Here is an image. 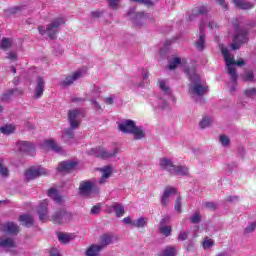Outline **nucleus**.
Wrapping results in <instances>:
<instances>
[{
	"instance_id": "f257e3e1",
	"label": "nucleus",
	"mask_w": 256,
	"mask_h": 256,
	"mask_svg": "<svg viewBox=\"0 0 256 256\" xmlns=\"http://www.w3.org/2000/svg\"><path fill=\"white\" fill-rule=\"evenodd\" d=\"M184 73L188 75L190 80V89L189 93L192 97H203L207 91L208 87L203 84L199 74L195 71V68H185Z\"/></svg>"
},
{
	"instance_id": "f03ea898",
	"label": "nucleus",
	"mask_w": 256,
	"mask_h": 256,
	"mask_svg": "<svg viewBox=\"0 0 256 256\" xmlns=\"http://www.w3.org/2000/svg\"><path fill=\"white\" fill-rule=\"evenodd\" d=\"M118 129L122 133L134 135V139H143L145 137V130L141 126H137L133 120H124L118 124Z\"/></svg>"
},
{
	"instance_id": "7ed1b4c3",
	"label": "nucleus",
	"mask_w": 256,
	"mask_h": 256,
	"mask_svg": "<svg viewBox=\"0 0 256 256\" xmlns=\"http://www.w3.org/2000/svg\"><path fill=\"white\" fill-rule=\"evenodd\" d=\"M61 25H65V19L58 17L52 20L46 27L39 26L38 31L40 35H47L49 39H57V34L59 33Z\"/></svg>"
},
{
	"instance_id": "20e7f679",
	"label": "nucleus",
	"mask_w": 256,
	"mask_h": 256,
	"mask_svg": "<svg viewBox=\"0 0 256 256\" xmlns=\"http://www.w3.org/2000/svg\"><path fill=\"white\" fill-rule=\"evenodd\" d=\"M160 168L163 171H168L171 175H189V168L187 166H176L167 158L160 159Z\"/></svg>"
},
{
	"instance_id": "39448f33",
	"label": "nucleus",
	"mask_w": 256,
	"mask_h": 256,
	"mask_svg": "<svg viewBox=\"0 0 256 256\" xmlns=\"http://www.w3.org/2000/svg\"><path fill=\"white\" fill-rule=\"evenodd\" d=\"M233 60L231 58H226V66L228 67V74L230 75L231 81L228 83L229 92L233 95L237 91V81L239 79V75L237 74V70L231 66Z\"/></svg>"
},
{
	"instance_id": "423d86ee",
	"label": "nucleus",
	"mask_w": 256,
	"mask_h": 256,
	"mask_svg": "<svg viewBox=\"0 0 256 256\" xmlns=\"http://www.w3.org/2000/svg\"><path fill=\"white\" fill-rule=\"evenodd\" d=\"M236 30V35L234 36V43L231 44V49L237 51L241 47V44L247 43L249 39L247 38V30L239 28V25H234Z\"/></svg>"
},
{
	"instance_id": "0eeeda50",
	"label": "nucleus",
	"mask_w": 256,
	"mask_h": 256,
	"mask_svg": "<svg viewBox=\"0 0 256 256\" xmlns=\"http://www.w3.org/2000/svg\"><path fill=\"white\" fill-rule=\"evenodd\" d=\"M119 153V148H114L113 150H105L104 148H91L90 155H94V157H99L100 159H111L113 157H117Z\"/></svg>"
},
{
	"instance_id": "6e6552de",
	"label": "nucleus",
	"mask_w": 256,
	"mask_h": 256,
	"mask_svg": "<svg viewBox=\"0 0 256 256\" xmlns=\"http://www.w3.org/2000/svg\"><path fill=\"white\" fill-rule=\"evenodd\" d=\"M83 111L81 109H73L68 112V121L72 129H77L81 125Z\"/></svg>"
},
{
	"instance_id": "1a4fd4ad",
	"label": "nucleus",
	"mask_w": 256,
	"mask_h": 256,
	"mask_svg": "<svg viewBox=\"0 0 256 256\" xmlns=\"http://www.w3.org/2000/svg\"><path fill=\"white\" fill-rule=\"evenodd\" d=\"M41 175H49V171L41 166L30 167L25 172V177L28 181L33 179H37V177H41Z\"/></svg>"
},
{
	"instance_id": "9d476101",
	"label": "nucleus",
	"mask_w": 256,
	"mask_h": 256,
	"mask_svg": "<svg viewBox=\"0 0 256 256\" xmlns=\"http://www.w3.org/2000/svg\"><path fill=\"white\" fill-rule=\"evenodd\" d=\"M93 189H95V182L91 180L81 181L79 184V195L89 197L93 193Z\"/></svg>"
},
{
	"instance_id": "9b49d317",
	"label": "nucleus",
	"mask_w": 256,
	"mask_h": 256,
	"mask_svg": "<svg viewBox=\"0 0 256 256\" xmlns=\"http://www.w3.org/2000/svg\"><path fill=\"white\" fill-rule=\"evenodd\" d=\"M72 217H73V214H71V212H67L65 210H60V211L55 212V214L52 216V219H53L54 223L63 225V223H67L68 221H71Z\"/></svg>"
},
{
	"instance_id": "f8f14e48",
	"label": "nucleus",
	"mask_w": 256,
	"mask_h": 256,
	"mask_svg": "<svg viewBox=\"0 0 256 256\" xmlns=\"http://www.w3.org/2000/svg\"><path fill=\"white\" fill-rule=\"evenodd\" d=\"M17 149L21 151V153H26V155H30V157L35 156V145L31 142L20 141L17 143Z\"/></svg>"
},
{
	"instance_id": "ddd939ff",
	"label": "nucleus",
	"mask_w": 256,
	"mask_h": 256,
	"mask_svg": "<svg viewBox=\"0 0 256 256\" xmlns=\"http://www.w3.org/2000/svg\"><path fill=\"white\" fill-rule=\"evenodd\" d=\"M221 51L224 57V61L227 63V58L231 59L232 62L230 63V66L233 67L234 69H235V65H237L238 67H243V65H245V61L243 60L235 61V57L233 56V54H231L229 49L222 47Z\"/></svg>"
},
{
	"instance_id": "4468645a",
	"label": "nucleus",
	"mask_w": 256,
	"mask_h": 256,
	"mask_svg": "<svg viewBox=\"0 0 256 256\" xmlns=\"http://www.w3.org/2000/svg\"><path fill=\"white\" fill-rule=\"evenodd\" d=\"M205 22H201L199 26V37L195 42V47L198 51H203L205 49Z\"/></svg>"
},
{
	"instance_id": "2eb2a0df",
	"label": "nucleus",
	"mask_w": 256,
	"mask_h": 256,
	"mask_svg": "<svg viewBox=\"0 0 256 256\" xmlns=\"http://www.w3.org/2000/svg\"><path fill=\"white\" fill-rule=\"evenodd\" d=\"M45 91V80L43 77H38L36 80V86L34 90V99H41Z\"/></svg>"
},
{
	"instance_id": "dca6fc26",
	"label": "nucleus",
	"mask_w": 256,
	"mask_h": 256,
	"mask_svg": "<svg viewBox=\"0 0 256 256\" xmlns=\"http://www.w3.org/2000/svg\"><path fill=\"white\" fill-rule=\"evenodd\" d=\"M81 77H83V71L81 70H77L76 72L68 75L62 82V85H64V87H69V85H73V83L75 81H77L78 79H81Z\"/></svg>"
},
{
	"instance_id": "f3484780",
	"label": "nucleus",
	"mask_w": 256,
	"mask_h": 256,
	"mask_svg": "<svg viewBox=\"0 0 256 256\" xmlns=\"http://www.w3.org/2000/svg\"><path fill=\"white\" fill-rule=\"evenodd\" d=\"M167 223H169V217L162 218L159 227L160 233L165 237H169L171 235V232L173 231V228L167 225Z\"/></svg>"
},
{
	"instance_id": "a211bd4d",
	"label": "nucleus",
	"mask_w": 256,
	"mask_h": 256,
	"mask_svg": "<svg viewBox=\"0 0 256 256\" xmlns=\"http://www.w3.org/2000/svg\"><path fill=\"white\" fill-rule=\"evenodd\" d=\"M42 149H52L55 153L63 155V148L55 143L53 140H46L41 144Z\"/></svg>"
},
{
	"instance_id": "6ab92c4d",
	"label": "nucleus",
	"mask_w": 256,
	"mask_h": 256,
	"mask_svg": "<svg viewBox=\"0 0 256 256\" xmlns=\"http://www.w3.org/2000/svg\"><path fill=\"white\" fill-rule=\"evenodd\" d=\"M176 190L173 187H166L162 197H161V204L163 205V207H167L168 203H169V199H171L172 195H175Z\"/></svg>"
},
{
	"instance_id": "aec40b11",
	"label": "nucleus",
	"mask_w": 256,
	"mask_h": 256,
	"mask_svg": "<svg viewBox=\"0 0 256 256\" xmlns=\"http://www.w3.org/2000/svg\"><path fill=\"white\" fill-rule=\"evenodd\" d=\"M48 205H49V202H47V200H43L38 206V215H39L40 221H46V219H49V215L47 212Z\"/></svg>"
},
{
	"instance_id": "412c9836",
	"label": "nucleus",
	"mask_w": 256,
	"mask_h": 256,
	"mask_svg": "<svg viewBox=\"0 0 256 256\" xmlns=\"http://www.w3.org/2000/svg\"><path fill=\"white\" fill-rule=\"evenodd\" d=\"M128 16L132 17L134 25H143V22L147 21V16L143 12L128 13Z\"/></svg>"
},
{
	"instance_id": "4be33fe9",
	"label": "nucleus",
	"mask_w": 256,
	"mask_h": 256,
	"mask_svg": "<svg viewBox=\"0 0 256 256\" xmlns=\"http://www.w3.org/2000/svg\"><path fill=\"white\" fill-rule=\"evenodd\" d=\"M99 171L102 173V177L99 179V184L105 185V183H107V179L111 177V173H113V171L111 170L110 166L99 168Z\"/></svg>"
},
{
	"instance_id": "5701e85b",
	"label": "nucleus",
	"mask_w": 256,
	"mask_h": 256,
	"mask_svg": "<svg viewBox=\"0 0 256 256\" xmlns=\"http://www.w3.org/2000/svg\"><path fill=\"white\" fill-rule=\"evenodd\" d=\"M77 167V162L68 160L60 162L58 165V171H73V168Z\"/></svg>"
},
{
	"instance_id": "b1692460",
	"label": "nucleus",
	"mask_w": 256,
	"mask_h": 256,
	"mask_svg": "<svg viewBox=\"0 0 256 256\" xmlns=\"http://www.w3.org/2000/svg\"><path fill=\"white\" fill-rule=\"evenodd\" d=\"M158 85L164 95H166L167 99H169V97H171V87H169V82H167V80L159 79Z\"/></svg>"
},
{
	"instance_id": "393cba45",
	"label": "nucleus",
	"mask_w": 256,
	"mask_h": 256,
	"mask_svg": "<svg viewBox=\"0 0 256 256\" xmlns=\"http://www.w3.org/2000/svg\"><path fill=\"white\" fill-rule=\"evenodd\" d=\"M4 231L9 233V235H17L19 233V225L13 222H7L4 225Z\"/></svg>"
},
{
	"instance_id": "a878e982",
	"label": "nucleus",
	"mask_w": 256,
	"mask_h": 256,
	"mask_svg": "<svg viewBox=\"0 0 256 256\" xmlns=\"http://www.w3.org/2000/svg\"><path fill=\"white\" fill-rule=\"evenodd\" d=\"M207 13H209V7L207 6L197 7L192 11V15L189 16V20L193 21V18L197 17V15H207Z\"/></svg>"
},
{
	"instance_id": "bb28decb",
	"label": "nucleus",
	"mask_w": 256,
	"mask_h": 256,
	"mask_svg": "<svg viewBox=\"0 0 256 256\" xmlns=\"http://www.w3.org/2000/svg\"><path fill=\"white\" fill-rule=\"evenodd\" d=\"M113 239H114L113 235L104 234L100 237L99 246L101 247V249H105V247L113 243Z\"/></svg>"
},
{
	"instance_id": "cd10ccee",
	"label": "nucleus",
	"mask_w": 256,
	"mask_h": 256,
	"mask_svg": "<svg viewBox=\"0 0 256 256\" xmlns=\"http://www.w3.org/2000/svg\"><path fill=\"white\" fill-rule=\"evenodd\" d=\"M0 247L3 249L15 248V240L13 238H0Z\"/></svg>"
},
{
	"instance_id": "c85d7f7f",
	"label": "nucleus",
	"mask_w": 256,
	"mask_h": 256,
	"mask_svg": "<svg viewBox=\"0 0 256 256\" xmlns=\"http://www.w3.org/2000/svg\"><path fill=\"white\" fill-rule=\"evenodd\" d=\"M110 211H114L116 217H123V215H125V208L119 203H114L110 206Z\"/></svg>"
},
{
	"instance_id": "c756f323",
	"label": "nucleus",
	"mask_w": 256,
	"mask_h": 256,
	"mask_svg": "<svg viewBox=\"0 0 256 256\" xmlns=\"http://www.w3.org/2000/svg\"><path fill=\"white\" fill-rule=\"evenodd\" d=\"M238 9H253V3L245 0H232Z\"/></svg>"
},
{
	"instance_id": "7c9ffc66",
	"label": "nucleus",
	"mask_w": 256,
	"mask_h": 256,
	"mask_svg": "<svg viewBox=\"0 0 256 256\" xmlns=\"http://www.w3.org/2000/svg\"><path fill=\"white\" fill-rule=\"evenodd\" d=\"M103 249L99 245H92L86 251V256H99Z\"/></svg>"
},
{
	"instance_id": "2f4dec72",
	"label": "nucleus",
	"mask_w": 256,
	"mask_h": 256,
	"mask_svg": "<svg viewBox=\"0 0 256 256\" xmlns=\"http://www.w3.org/2000/svg\"><path fill=\"white\" fill-rule=\"evenodd\" d=\"M48 197L53 199L56 203H61L63 201V197L59 196V193L55 188H51L48 190Z\"/></svg>"
},
{
	"instance_id": "473e14b6",
	"label": "nucleus",
	"mask_w": 256,
	"mask_h": 256,
	"mask_svg": "<svg viewBox=\"0 0 256 256\" xmlns=\"http://www.w3.org/2000/svg\"><path fill=\"white\" fill-rule=\"evenodd\" d=\"M20 221L23 225H25V227H30L31 225H33L34 220H33V216L24 214L20 216Z\"/></svg>"
},
{
	"instance_id": "72a5a7b5",
	"label": "nucleus",
	"mask_w": 256,
	"mask_h": 256,
	"mask_svg": "<svg viewBox=\"0 0 256 256\" xmlns=\"http://www.w3.org/2000/svg\"><path fill=\"white\" fill-rule=\"evenodd\" d=\"M154 109H165L167 107V100L163 98H158L156 101L152 103Z\"/></svg>"
},
{
	"instance_id": "f704fd0d",
	"label": "nucleus",
	"mask_w": 256,
	"mask_h": 256,
	"mask_svg": "<svg viewBox=\"0 0 256 256\" xmlns=\"http://www.w3.org/2000/svg\"><path fill=\"white\" fill-rule=\"evenodd\" d=\"M147 225V219L144 217L133 220L132 227H136L137 229H141Z\"/></svg>"
},
{
	"instance_id": "c9c22d12",
	"label": "nucleus",
	"mask_w": 256,
	"mask_h": 256,
	"mask_svg": "<svg viewBox=\"0 0 256 256\" xmlns=\"http://www.w3.org/2000/svg\"><path fill=\"white\" fill-rule=\"evenodd\" d=\"M74 129H76V128H73L71 126H70V128L65 129L62 134V139L64 141H67V139H73V137H75V132H73Z\"/></svg>"
},
{
	"instance_id": "e433bc0d",
	"label": "nucleus",
	"mask_w": 256,
	"mask_h": 256,
	"mask_svg": "<svg viewBox=\"0 0 256 256\" xmlns=\"http://www.w3.org/2000/svg\"><path fill=\"white\" fill-rule=\"evenodd\" d=\"M0 133H3V135H11L15 133V126L11 124L2 126L0 127Z\"/></svg>"
},
{
	"instance_id": "4c0bfd02",
	"label": "nucleus",
	"mask_w": 256,
	"mask_h": 256,
	"mask_svg": "<svg viewBox=\"0 0 256 256\" xmlns=\"http://www.w3.org/2000/svg\"><path fill=\"white\" fill-rule=\"evenodd\" d=\"M211 123H212L211 117L204 116L199 123V127L200 129H207V127H211Z\"/></svg>"
},
{
	"instance_id": "58836bf2",
	"label": "nucleus",
	"mask_w": 256,
	"mask_h": 256,
	"mask_svg": "<svg viewBox=\"0 0 256 256\" xmlns=\"http://www.w3.org/2000/svg\"><path fill=\"white\" fill-rule=\"evenodd\" d=\"M177 250L173 246L166 247L160 256H175Z\"/></svg>"
},
{
	"instance_id": "ea45409f",
	"label": "nucleus",
	"mask_w": 256,
	"mask_h": 256,
	"mask_svg": "<svg viewBox=\"0 0 256 256\" xmlns=\"http://www.w3.org/2000/svg\"><path fill=\"white\" fill-rule=\"evenodd\" d=\"M13 45V40L11 38H3L0 44V49H10Z\"/></svg>"
},
{
	"instance_id": "a19ab883",
	"label": "nucleus",
	"mask_w": 256,
	"mask_h": 256,
	"mask_svg": "<svg viewBox=\"0 0 256 256\" xmlns=\"http://www.w3.org/2000/svg\"><path fill=\"white\" fill-rule=\"evenodd\" d=\"M142 77H143V81L140 84H138V87H145V84L149 83V71L143 69Z\"/></svg>"
},
{
	"instance_id": "79ce46f5",
	"label": "nucleus",
	"mask_w": 256,
	"mask_h": 256,
	"mask_svg": "<svg viewBox=\"0 0 256 256\" xmlns=\"http://www.w3.org/2000/svg\"><path fill=\"white\" fill-rule=\"evenodd\" d=\"M0 175H2V177H9V169H7V166L3 165V158H0Z\"/></svg>"
},
{
	"instance_id": "37998d69",
	"label": "nucleus",
	"mask_w": 256,
	"mask_h": 256,
	"mask_svg": "<svg viewBox=\"0 0 256 256\" xmlns=\"http://www.w3.org/2000/svg\"><path fill=\"white\" fill-rule=\"evenodd\" d=\"M58 241H60V243H69L71 241V235L65 234V233H59Z\"/></svg>"
},
{
	"instance_id": "c03bdc74",
	"label": "nucleus",
	"mask_w": 256,
	"mask_h": 256,
	"mask_svg": "<svg viewBox=\"0 0 256 256\" xmlns=\"http://www.w3.org/2000/svg\"><path fill=\"white\" fill-rule=\"evenodd\" d=\"M255 229H256V221L249 223L247 227L244 229V235H250V233H253Z\"/></svg>"
},
{
	"instance_id": "a18cd8bd",
	"label": "nucleus",
	"mask_w": 256,
	"mask_h": 256,
	"mask_svg": "<svg viewBox=\"0 0 256 256\" xmlns=\"http://www.w3.org/2000/svg\"><path fill=\"white\" fill-rule=\"evenodd\" d=\"M177 65H181V58L179 57L173 58V60L170 61L168 68L170 69V71H173V69H177Z\"/></svg>"
},
{
	"instance_id": "49530a36",
	"label": "nucleus",
	"mask_w": 256,
	"mask_h": 256,
	"mask_svg": "<svg viewBox=\"0 0 256 256\" xmlns=\"http://www.w3.org/2000/svg\"><path fill=\"white\" fill-rule=\"evenodd\" d=\"M219 141L223 147H228L231 143V140L226 135H221Z\"/></svg>"
},
{
	"instance_id": "de8ad7c7",
	"label": "nucleus",
	"mask_w": 256,
	"mask_h": 256,
	"mask_svg": "<svg viewBox=\"0 0 256 256\" xmlns=\"http://www.w3.org/2000/svg\"><path fill=\"white\" fill-rule=\"evenodd\" d=\"M190 222L193 223L194 225H196L197 223H201V214H199V212L194 213L190 217Z\"/></svg>"
},
{
	"instance_id": "09e8293b",
	"label": "nucleus",
	"mask_w": 256,
	"mask_h": 256,
	"mask_svg": "<svg viewBox=\"0 0 256 256\" xmlns=\"http://www.w3.org/2000/svg\"><path fill=\"white\" fill-rule=\"evenodd\" d=\"M202 205L209 211H215L217 209V204L215 202H204Z\"/></svg>"
},
{
	"instance_id": "8fccbe9b",
	"label": "nucleus",
	"mask_w": 256,
	"mask_h": 256,
	"mask_svg": "<svg viewBox=\"0 0 256 256\" xmlns=\"http://www.w3.org/2000/svg\"><path fill=\"white\" fill-rule=\"evenodd\" d=\"M90 102L92 103L93 108L95 109V111H96L97 113H101V111H103V108H101V104H99V102H97L96 99L91 98V99H90Z\"/></svg>"
},
{
	"instance_id": "3c124183",
	"label": "nucleus",
	"mask_w": 256,
	"mask_h": 256,
	"mask_svg": "<svg viewBox=\"0 0 256 256\" xmlns=\"http://www.w3.org/2000/svg\"><path fill=\"white\" fill-rule=\"evenodd\" d=\"M244 95L250 98L256 97V88H249L244 90Z\"/></svg>"
},
{
	"instance_id": "603ef678",
	"label": "nucleus",
	"mask_w": 256,
	"mask_h": 256,
	"mask_svg": "<svg viewBox=\"0 0 256 256\" xmlns=\"http://www.w3.org/2000/svg\"><path fill=\"white\" fill-rule=\"evenodd\" d=\"M119 3H121V0H108L109 7L112 9H117L119 7Z\"/></svg>"
},
{
	"instance_id": "864d4df0",
	"label": "nucleus",
	"mask_w": 256,
	"mask_h": 256,
	"mask_svg": "<svg viewBox=\"0 0 256 256\" xmlns=\"http://www.w3.org/2000/svg\"><path fill=\"white\" fill-rule=\"evenodd\" d=\"M103 15V11L100 10H94L90 13V16L92 17V19H99V17H101Z\"/></svg>"
},
{
	"instance_id": "5fc2aeb1",
	"label": "nucleus",
	"mask_w": 256,
	"mask_h": 256,
	"mask_svg": "<svg viewBox=\"0 0 256 256\" xmlns=\"http://www.w3.org/2000/svg\"><path fill=\"white\" fill-rule=\"evenodd\" d=\"M188 237H189V233L185 231H181L178 236V241H187Z\"/></svg>"
},
{
	"instance_id": "6e6d98bb",
	"label": "nucleus",
	"mask_w": 256,
	"mask_h": 256,
	"mask_svg": "<svg viewBox=\"0 0 256 256\" xmlns=\"http://www.w3.org/2000/svg\"><path fill=\"white\" fill-rule=\"evenodd\" d=\"M254 75L251 71H247L244 73V81H253Z\"/></svg>"
},
{
	"instance_id": "4d7b16f0",
	"label": "nucleus",
	"mask_w": 256,
	"mask_h": 256,
	"mask_svg": "<svg viewBox=\"0 0 256 256\" xmlns=\"http://www.w3.org/2000/svg\"><path fill=\"white\" fill-rule=\"evenodd\" d=\"M211 247H213V240H211V239L204 240L203 248L204 249H211Z\"/></svg>"
},
{
	"instance_id": "13d9d810",
	"label": "nucleus",
	"mask_w": 256,
	"mask_h": 256,
	"mask_svg": "<svg viewBox=\"0 0 256 256\" xmlns=\"http://www.w3.org/2000/svg\"><path fill=\"white\" fill-rule=\"evenodd\" d=\"M101 212V206L100 205H95L91 208V214L92 215H99Z\"/></svg>"
},
{
	"instance_id": "bf43d9fd",
	"label": "nucleus",
	"mask_w": 256,
	"mask_h": 256,
	"mask_svg": "<svg viewBox=\"0 0 256 256\" xmlns=\"http://www.w3.org/2000/svg\"><path fill=\"white\" fill-rule=\"evenodd\" d=\"M14 91L9 90L8 93L2 95V101H9L11 99V95H13Z\"/></svg>"
},
{
	"instance_id": "052dcab7",
	"label": "nucleus",
	"mask_w": 256,
	"mask_h": 256,
	"mask_svg": "<svg viewBox=\"0 0 256 256\" xmlns=\"http://www.w3.org/2000/svg\"><path fill=\"white\" fill-rule=\"evenodd\" d=\"M175 211H178V213H181V197H178L175 202Z\"/></svg>"
},
{
	"instance_id": "680f3d73",
	"label": "nucleus",
	"mask_w": 256,
	"mask_h": 256,
	"mask_svg": "<svg viewBox=\"0 0 256 256\" xmlns=\"http://www.w3.org/2000/svg\"><path fill=\"white\" fill-rule=\"evenodd\" d=\"M72 103H85V98L74 96L71 98Z\"/></svg>"
},
{
	"instance_id": "e2e57ef3",
	"label": "nucleus",
	"mask_w": 256,
	"mask_h": 256,
	"mask_svg": "<svg viewBox=\"0 0 256 256\" xmlns=\"http://www.w3.org/2000/svg\"><path fill=\"white\" fill-rule=\"evenodd\" d=\"M134 1L135 3H144V5H147L148 7L153 5V2L151 0H131Z\"/></svg>"
},
{
	"instance_id": "0e129e2a",
	"label": "nucleus",
	"mask_w": 256,
	"mask_h": 256,
	"mask_svg": "<svg viewBox=\"0 0 256 256\" xmlns=\"http://www.w3.org/2000/svg\"><path fill=\"white\" fill-rule=\"evenodd\" d=\"M7 59L10 61H17V54L15 52L8 53Z\"/></svg>"
},
{
	"instance_id": "69168bd1",
	"label": "nucleus",
	"mask_w": 256,
	"mask_h": 256,
	"mask_svg": "<svg viewBox=\"0 0 256 256\" xmlns=\"http://www.w3.org/2000/svg\"><path fill=\"white\" fill-rule=\"evenodd\" d=\"M209 29H219V25L216 22H209L208 24Z\"/></svg>"
},
{
	"instance_id": "338daca9",
	"label": "nucleus",
	"mask_w": 256,
	"mask_h": 256,
	"mask_svg": "<svg viewBox=\"0 0 256 256\" xmlns=\"http://www.w3.org/2000/svg\"><path fill=\"white\" fill-rule=\"evenodd\" d=\"M99 93H101L99 87L94 86V88L92 89V95H95V97H99Z\"/></svg>"
},
{
	"instance_id": "774afa93",
	"label": "nucleus",
	"mask_w": 256,
	"mask_h": 256,
	"mask_svg": "<svg viewBox=\"0 0 256 256\" xmlns=\"http://www.w3.org/2000/svg\"><path fill=\"white\" fill-rule=\"evenodd\" d=\"M50 256H61V254L59 253V250H57L56 248H53L50 251Z\"/></svg>"
}]
</instances>
